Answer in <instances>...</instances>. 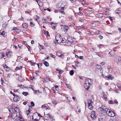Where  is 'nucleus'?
<instances>
[{"label":"nucleus","mask_w":121,"mask_h":121,"mask_svg":"<svg viewBox=\"0 0 121 121\" xmlns=\"http://www.w3.org/2000/svg\"><path fill=\"white\" fill-rule=\"evenodd\" d=\"M92 82L90 79H86L84 86L86 89L88 90L90 87L91 86Z\"/></svg>","instance_id":"obj_1"},{"label":"nucleus","mask_w":121,"mask_h":121,"mask_svg":"<svg viewBox=\"0 0 121 121\" xmlns=\"http://www.w3.org/2000/svg\"><path fill=\"white\" fill-rule=\"evenodd\" d=\"M55 38L56 41L58 43H61V40L62 38L60 34H57Z\"/></svg>","instance_id":"obj_2"},{"label":"nucleus","mask_w":121,"mask_h":121,"mask_svg":"<svg viewBox=\"0 0 121 121\" xmlns=\"http://www.w3.org/2000/svg\"><path fill=\"white\" fill-rule=\"evenodd\" d=\"M106 112L107 114L110 117H113L115 115V113L109 109H108Z\"/></svg>","instance_id":"obj_3"},{"label":"nucleus","mask_w":121,"mask_h":121,"mask_svg":"<svg viewBox=\"0 0 121 121\" xmlns=\"http://www.w3.org/2000/svg\"><path fill=\"white\" fill-rule=\"evenodd\" d=\"M108 109L106 107L103 105H101V107H99V110L101 112H106Z\"/></svg>","instance_id":"obj_4"},{"label":"nucleus","mask_w":121,"mask_h":121,"mask_svg":"<svg viewBox=\"0 0 121 121\" xmlns=\"http://www.w3.org/2000/svg\"><path fill=\"white\" fill-rule=\"evenodd\" d=\"M87 102L89 109L91 110H92L93 104L92 100L91 99H89L88 100Z\"/></svg>","instance_id":"obj_5"},{"label":"nucleus","mask_w":121,"mask_h":121,"mask_svg":"<svg viewBox=\"0 0 121 121\" xmlns=\"http://www.w3.org/2000/svg\"><path fill=\"white\" fill-rule=\"evenodd\" d=\"M19 115L18 117L14 118L15 119L14 121H25L22 119V116L20 115L19 113Z\"/></svg>","instance_id":"obj_6"},{"label":"nucleus","mask_w":121,"mask_h":121,"mask_svg":"<svg viewBox=\"0 0 121 121\" xmlns=\"http://www.w3.org/2000/svg\"><path fill=\"white\" fill-rule=\"evenodd\" d=\"M91 117L92 120H94L96 117V116L95 114V111H93L91 112Z\"/></svg>","instance_id":"obj_7"},{"label":"nucleus","mask_w":121,"mask_h":121,"mask_svg":"<svg viewBox=\"0 0 121 121\" xmlns=\"http://www.w3.org/2000/svg\"><path fill=\"white\" fill-rule=\"evenodd\" d=\"M73 42L72 38L71 37H69L67 40V42L68 44H70L72 43Z\"/></svg>","instance_id":"obj_8"},{"label":"nucleus","mask_w":121,"mask_h":121,"mask_svg":"<svg viewBox=\"0 0 121 121\" xmlns=\"http://www.w3.org/2000/svg\"><path fill=\"white\" fill-rule=\"evenodd\" d=\"M12 52L9 49H7L6 51V55L8 57H10L12 55Z\"/></svg>","instance_id":"obj_9"},{"label":"nucleus","mask_w":121,"mask_h":121,"mask_svg":"<svg viewBox=\"0 0 121 121\" xmlns=\"http://www.w3.org/2000/svg\"><path fill=\"white\" fill-rule=\"evenodd\" d=\"M107 115L105 113H101L100 115L101 119L102 120H105L106 119Z\"/></svg>","instance_id":"obj_10"},{"label":"nucleus","mask_w":121,"mask_h":121,"mask_svg":"<svg viewBox=\"0 0 121 121\" xmlns=\"http://www.w3.org/2000/svg\"><path fill=\"white\" fill-rule=\"evenodd\" d=\"M14 96L13 100L15 102H16L19 101L20 98L19 96L15 95Z\"/></svg>","instance_id":"obj_11"},{"label":"nucleus","mask_w":121,"mask_h":121,"mask_svg":"<svg viewBox=\"0 0 121 121\" xmlns=\"http://www.w3.org/2000/svg\"><path fill=\"white\" fill-rule=\"evenodd\" d=\"M114 61L117 62H120L121 61V58L119 56L116 57L114 59Z\"/></svg>","instance_id":"obj_12"},{"label":"nucleus","mask_w":121,"mask_h":121,"mask_svg":"<svg viewBox=\"0 0 121 121\" xmlns=\"http://www.w3.org/2000/svg\"><path fill=\"white\" fill-rule=\"evenodd\" d=\"M50 24L51 25V27L53 29H55L56 26V23H54L53 22L50 23Z\"/></svg>","instance_id":"obj_13"},{"label":"nucleus","mask_w":121,"mask_h":121,"mask_svg":"<svg viewBox=\"0 0 121 121\" xmlns=\"http://www.w3.org/2000/svg\"><path fill=\"white\" fill-rule=\"evenodd\" d=\"M12 117L13 119L16 117H18L19 116L17 115V113H12Z\"/></svg>","instance_id":"obj_14"},{"label":"nucleus","mask_w":121,"mask_h":121,"mask_svg":"<svg viewBox=\"0 0 121 121\" xmlns=\"http://www.w3.org/2000/svg\"><path fill=\"white\" fill-rule=\"evenodd\" d=\"M62 27L63 28V30H64V32H67L69 29L68 26H63V25H62L61 26V28H62Z\"/></svg>","instance_id":"obj_15"},{"label":"nucleus","mask_w":121,"mask_h":121,"mask_svg":"<svg viewBox=\"0 0 121 121\" xmlns=\"http://www.w3.org/2000/svg\"><path fill=\"white\" fill-rule=\"evenodd\" d=\"M45 117L46 119H47L49 118L51 119L52 118V117L51 115V114L48 113L45 115Z\"/></svg>","instance_id":"obj_16"},{"label":"nucleus","mask_w":121,"mask_h":121,"mask_svg":"<svg viewBox=\"0 0 121 121\" xmlns=\"http://www.w3.org/2000/svg\"><path fill=\"white\" fill-rule=\"evenodd\" d=\"M105 78L107 80H109L110 79L112 80L113 78L111 75H108V76H106Z\"/></svg>","instance_id":"obj_17"},{"label":"nucleus","mask_w":121,"mask_h":121,"mask_svg":"<svg viewBox=\"0 0 121 121\" xmlns=\"http://www.w3.org/2000/svg\"><path fill=\"white\" fill-rule=\"evenodd\" d=\"M30 108H32L30 107V108H29L28 110L26 111V113L27 114V115L28 116V117H30V110H30Z\"/></svg>","instance_id":"obj_18"},{"label":"nucleus","mask_w":121,"mask_h":121,"mask_svg":"<svg viewBox=\"0 0 121 121\" xmlns=\"http://www.w3.org/2000/svg\"><path fill=\"white\" fill-rule=\"evenodd\" d=\"M36 1L37 3L39 6L41 7L43 5V3L39 1V0Z\"/></svg>","instance_id":"obj_19"},{"label":"nucleus","mask_w":121,"mask_h":121,"mask_svg":"<svg viewBox=\"0 0 121 121\" xmlns=\"http://www.w3.org/2000/svg\"><path fill=\"white\" fill-rule=\"evenodd\" d=\"M48 19V18L47 17H45V18H43L42 19V21L43 22V23H46L47 22V20Z\"/></svg>","instance_id":"obj_20"},{"label":"nucleus","mask_w":121,"mask_h":121,"mask_svg":"<svg viewBox=\"0 0 121 121\" xmlns=\"http://www.w3.org/2000/svg\"><path fill=\"white\" fill-rule=\"evenodd\" d=\"M30 26L31 27H33L35 25V23L32 21H30Z\"/></svg>","instance_id":"obj_21"},{"label":"nucleus","mask_w":121,"mask_h":121,"mask_svg":"<svg viewBox=\"0 0 121 121\" xmlns=\"http://www.w3.org/2000/svg\"><path fill=\"white\" fill-rule=\"evenodd\" d=\"M56 55L59 57H61L63 55L62 54V53L59 52H57L56 53Z\"/></svg>","instance_id":"obj_22"},{"label":"nucleus","mask_w":121,"mask_h":121,"mask_svg":"<svg viewBox=\"0 0 121 121\" xmlns=\"http://www.w3.org/2000/svg\"><path fill=\"white\" fill-rule=\"evenodd\" d=\"M4 56V53L3 52L0 53V58H2Z\"/></svg>","instance_id":"obj_23"},{"label":"nucleus","mask_w":121,"mask_h":121,"mask_svg":"<svg viewBox=\"0 0 121 121\" xmlns=\"http://www.w3.org/2000/svg\"><path fill=\"white\" fill-rule=\"evenodd\" d=\"M22 26L24 28H26L28 27L27 24L25 23H23L22 24Z\"/></svg>","instance_id":"obj_24"},{"label":"nucleus","mask_w":121,"mask_h":121,"mask_svg":"<svg viewBox=\"0 0 121 121\" xmlns=\"http://www.w3.org/2000/svg\"><path fill=\"white\" fill-rule=\"evenodd\" d=\"M104 14L101 13H98L97 14V15L99 17H101L103 16Z\"/></svg>","instance_id":"obj_25"},{"label":"nucleus","mask_w":121,"mask_h":121,"mask_svg":"<svg viewBox=\"0 0 121 121\" xmlns=\"http://www.w3.org/2000/svg\"><path fill=\"white\" fill-rule=\"evenodd\" d=\"M7 24L6 23H4L2 25L3 28L5 29L7 26Z\"/></svg>","instance_id":"obj_26"},{"label":"nucleus","mask_w":121,"mask_h":121,"mask_svg":"<svg viewBox=\"0 0 121 121\" xmlns=\"http://www.w3.org/2000/svg\"><path fill=\"white\" fill-rule=\"evenodd\" d=\"M44 64L46 67H48L49 66V64L47 61H45L44 62Z\"/></svg>","instance_id":"obj_27"},{"label":"nucleus","mask_w":121,"mask_h":121,"mask_svg":"<svg viewBox=\"0 0 121 121\" xmlns=\"http://www.w3.org/2000/svg\"><path fill=\"white\" fill-rule=\"evenodd\" d=\"M50 79L47 78H44L43 79V81L44 82H48V81H50Z\"/></svg>","instance_id":"obj_28"},{"label":"nucleus","mask_w":121,"mask_h":121,"mask_svg":"<svg viewBox=\"0 0 121 121\" xmlns=\"http://www.w3.org/2000/svg\"><path fill=\"white\" fill-rule=\"evenodd\" d=\"M77 27L78 29H82L83 28L85 29L86 28L85 27L83 26H78Z\"/></svg>","instance_id":"obj_29"},{"label":"nucleus","mask_w":121,"mask_h":121,"mask_svg":"<svg viewBox=\"0 0 121 121\" xmlns=\"http://www.w3.org/2000/svg\"><path fill=\"white\" fill-rule=\"evenodd\" d=\"M70 75L71 76L73 75L74 74V71L73 70H71L69 72Z\"/></svg>","instance_id":"obj_30"},{"label":"nucleus","mask_w":121,"mask_h":121,"mask_svg":"<svg viewBox=\"0 0 121 121\" xmlns=\"http://www.w3.org/2000/svg\"><path fill=\"white\" fill-rule=\"evenodd\" d=\"M5 32L4 31H2V32L0 31V35H5Z\"/></svg>","instance_id":"obj_31"},{"label":"nucleus","mask_w":121,"mask_h":121,"mask_svg":"<svg viewBox=\"0 0 121 121\" xmlns=\"http://www.w3.org/2000/svg\"><path fill=\"white\" fill-rule=\"evenodd\" d=\"M52 103L55 105H56L57 104V102L55 99H53L52 100Z\"/></svg>","instance_id":"obj_32"},{"label":"nucleus","mask_w":121,"mask_h":121,"mask_svg":"<svg viewBox=\"0 0 121 121\" xmlns=\"http://www.w3.org/2000/svg\"><path fill=\"white\" fill-rule=\"evenodd\" d=\"M39 48L40 50H41L43 49V47L42 45H39Z\"/></svg>","instance_id":"obj_33"},{"label":"nucleus","mask_w":121,"mask_h":121,"mask_svg":"<svg viewBox=\"0 0 121 121\" xmlns=\"http://www.w3.org/2000/svg\"><path fill=\"white\" fill-rule=\"evenodd\" d=\"M97 55L99 56H100L101 57H102L103 56V55L102 53H99L97 54Z\"/></svg>","instance_id":"obj_34"},{"label":"nucleus","mask_w":121,"mask_h":121,"mask_svg":"<svg viewBox=\"0 0 121 121\" xmlns=\"http://www.w3.org/2000/svg\"><path fill=\"white\" fill-rule=\"evenodd\" d=\"M22 94L25 96H26L28 95V93L27 92H22Z\"/></svg>","instance_id":"obj_35"},{"label":"nucleus","mask_w":121,"mask_h":121,"mask_svg":"<svg viewBox=\"0 0 121 121\" xmlns=\"http://www.w3.org/2000/svg\"><path fill=\"white\" fill-rule=\"evenodd\" d=\"M96 67L97 69H99L101 68V66L100 65H97Z\"/></svg>","instance_id":"obj_36"},{"label":"nucleus","mask_w":121,"mask_h":121,"mask_svg":"<svg viewBox=\"0 0 121 121\" xmlns=\"http://www.w3.org/2000/svg\"><path fill=\"white\" fill-rule=\"evenodd\" d=\"M108 103L110 104H112L114 103V102L112 100H110L108 101Z\"/></svg>","instance_id":"obj_37"},{"label":"nucleus","mask_w":121,"mask_h":121,"mask_svg":"<svg viewBox=\"0 0 121 121\" xmlns=\"http://www.w3.org/2000/svg\"><path fill=\"white\" fill-rule=\"evenodd\" d=\"M31 10H27L25 12V13H26L29 14V13H31Z\"/></svg>","instance_id":"obj_38"},{"label":"nucleus","mask_w":121,"mask_h":121,"mask_svg":"<svg viewBox=\"0 0 121 121\" xmlns=\"http://www.w3.org/2000/svg\"><path fill=\"white\" fill-rule=\"evenodd\" d=\"M14 110L16 112H18L19 111V109L18 108H15Z\"/></svg>","instance_id":"obj_39"},{"label":"nucleus","mask_w":121,"mask_h":121,"mask_svg":"<svg viewBox=\"0 0 121 121\" xmlns=\"http://www.w3.org/2000/svg\"><path fill=\"white\" fill-rule=\"evenodd\" d=\"M31 117H32V120H34V121H38V120L36 118L34 119L33 118V116H31Z\"/></svg>","instance_id":"obj_40"},{"label":"nucleus","mask_w":121,"mask_h":121,"mask_svg":"<svg viewBox=\"0 0 121 121\" xmlns=\"http://www.w3.org/2000/svg\"><path fill=\"white\" fill-rule=\"evenodd\" d=\"M61 43H64L65 42V40L64 39H62L61 40Z\"/></svg>","instance_id":"obj_41"},{"label":"nucleus","mask_w":121,"mask_h":121,"mask_svg":"<svg viewBox=\"0 0 121 121\" xmlns=\"http://www.w3.org/2000/svg\"><path fill=\"white\" fill-rule=\"evenodd\" d=\"M97 47L100 48H101L103 47V45L101 44H99L98 45Z\"/></svg>","instance_id":"obj_42"},{"label":"nucleus","mask_w":121,"mask_h":121,"mask_svg":"<svg viewBox=\"0 0 121 121\" xmlns=\"http://www.w3.org/2000/svg\"><path fill=\"white\" fill-rule=\"evenodd\" d=\"M20 29L17 28L16 30V31L17 33H18L19 32H20Z\"/></svg>","instance_id":"obj_43"},{"label":"nucleus","mask_w":121,"mask_h":121,"mask_svg":"<svg viewBox=\"0 0 121 121\" xmlns=\"http://www.w3.org/2000/svg\"><path fill=\"white\" fill-rule=\"evenodd\" d=\"M31 106L32 107H34L35 106L34 103L33 101H31Z\"/></svg>","instance_id":"obj_44"},{"label":"nucleus","mask_w":121,"mask_h":121,"mask_svg":"<svg viewBox=\"0 0 121 121\" xmlns=\"http://www.w3.org/2000/svg\"><path fill=\"white\" fill-rule=\"evenodd\" d=\"M46 106L45 104H43L41 106V108L42 109L44 108H45Z\"/></svg>","instance_id":"obj_45"},{"label":"nucleus","mask_w":121,"mask_h":121,"mask_svg":"<svg viewBox=\"0 0 121 121\" xmlns=\"http://www.w3.org/2000/svg\"><path fill=\"white\" fill-rule=\"evenodd\" d=\"M66 85L67 86V87L69 89L70 88V85L69 84H66Z\"/></svg>","instance_id":"obj_46"},{"label":"nucleus","mask_w":121,"mask_h":121,"mask_svg":"<svg viewBox=\"0 0 121 121\" xmlns=\"http://www.w3.org/2000/svg\"><path fill=\"white\" fill-rule=\"evenodd\" d=\"M114 103H115L116 104H118V102L117 99L115 100L114 101Z\"/></svg>","instance_id":"obj_47"},{"label":"nucleus","mask_w":121,"mask_h":121,"mask_svg":"<svg viewBox=\"0 0 121 121\" xmlns=\"http://www.w3.org/2000/svg\"><path fill=\"white\" fill-rule=\"evenodd\" d=\"M88 14H89V13H85L84 15H85V16H88L89 15Z\"/></svg>","instance_id":"obj_48"},{"label":"nucleus","mask_w":121,"mask_h":121,"mask_svg":"<svg viewBox=\"0 0 121 121\" xmlns=\"http://www.w3.org/2000/svg\"><path fill=\"white\" fill-rule=\"evenodd\" d=\"M99 37L100 39H102L103 38V37L101 35L99 36Z\"/></svg>","instance_id":"obj_49"},{"label":"nucleus","mask_w":121,"mask_h":121,"mask_svg":"<svg viewBox=\"0 0 121 121\" xmlns=\"http://www.w3.org/2000/svg\"><path fill=\"white\" fill-rule=\"evenodd\" d=\"M86 3V1L85 0H83L82 2V4H85V3Z\"/></svg>","instance_id":"obj_50"},{"label":"nucleus","mask_w":121,"mask_h":121,"mask_svg":"<svg viewBox=\"0 0 121 121\" xmlns=\"http://www.w3.org/2000/svg\"><path fill=\"white\" fill-rule=\"evenodd\" d=\"M48 31H47L46 32H45V34L47 35V36H49V35L48 34Z\"/></svg>","instance_id":"obj_51"},{"label":"nucleus","mask_w":121,"mask_h":121,"mask_svg":"<svg viewBox=\"0 0 121 121\" xmlns=\"http://www.w3.org/2000/svg\"><path fill=\"white\" fill-rule=\"evenodd\" d=\"M115 12L116 13L118 14L120 13V12H119L117 11V10H116L115 11Z\"/></svg>","instance_id":"obj_52"},{"label":"nucleus","mask_w":121,"mask_h":121,"mask_svg":"<svg viewBox=\"0 0 121 121\" xmlns=\"http://www.w3.org/2000/svg\"><path fill=\"white\" fill-rule=\"evenodd\" d=\"M1 83L2 84H3V83H4V82L3 81V80L2 78H1Z\"/></svg>","instance_id":"obj_53"},{"label":"nucleus","mask_w":121,"mask_h":121,"mask_svg":"<svg viewBox=\"0 0 121 121\" xmlns=\"http://www.w3.org/2000/svg\"><path fill=\"white\" fill-rule=\"evenodd\" d=\"M79 63V62L78 61H77L75 63V65L77 66V65Z\"/></svg>","instance_id":"obj_54"},{"label":"nucleus","mask_w":121,"mask_h":121,"mask_svg":"<svg viewBox=\"0 0 121 121\" xmlns=\"http://www.w3.org/2000/svg\"><path fill=\"white\" fill-rule=\"evenodd\" d=\"M39 92V91H35V94H36L37 93H38Z\"/></svg>","instance_id":"obj_55"},{"label":"nucleus","mask_w":121,"mask_h":121,"mask_svg":"<svg viewBox=\"0 0 121 121\" xmlns=\"http://www.w3.org/2000/svg\"><path fill=\"white\" fill-rule=\"evenodd\" d=\"M108 18H109L110 19L111 21L113 19H112V17H111L110 16H109Z\"/></svg>","instance_id":"obj_56"},{"label":"nucleus","mask_w":121,"mask_h":121,"mask_svg":"<svg viewBox=\"0 0 121 121\" xmlns=\"http://www.w3.org/2000/svg\"><path fill=\"white\" fill-rule=\"evenodd\" d=\"M78 14L80 15H83V13H82L80 12L78 13Z\"/></svg>","instance_id":"obj_57"},{"label":"nucleus","mask_w":121,"mask_h":121,"mask_svg":"<svg viewBox=\"0 0 121 121\" xmlns=\"http://www.w3.org/2000/svg\"><path fill=\"white\" fill-rule=\"evenodd\" d=\"M10 93L11 94H12L13 95V96H14L16 94H14L12 92V91H10Z\"/></svg>","instance_id":"obj_58"},{"label":"nucleus","mask_w":121,"mask_h":121,"mask_svg":"<svg viewBox=\"0 0 121 121\" xmlns=\"http://www.w3.org/2000/svg\"><path fill=\"white\" fill-rule=\"evenodd\" d=\"M21 68L20 67V68H19V67H16V68L15 69H17V70Z\"/></svg>","instance_id":"obj_59"},{"label":"nucleus","mask_w":121,"mask_h":121,"mask_svg":"<svg viewBox=\"0 0 121 121\" xmlns=\"http://www.w3.org/2000/svg\"><path fill=\"white\" fill-rule=\"evenodd\" d=\"M26 30L23 29L22 30V31L23 32L25 33L26 32Z\"/></svg>","instance_id":"obj_60"},{"label":"nucleus","mask_w":121,"mask_h":121,"mask_svg":"<svg viewBox=\"0 0 121 121\" xmlns=\"http://www.w3.org/2000/svg\"><path fill=\"white\" fill-rule=\"evenodd\" d=\"M21 78V77L20 76H19V77L18 78V80H19V81H21L22 80L21 78V79L20 78Z\"/></svg>","instance_id":"obj_61"},{"label":"nucleus","mask_w":121,"mask_h":121,"mask_svg":"<svg viewBox=\"0 0 121 121\" xmlns=\"http://www.w3.org/2000/svg\"><path fill=\"white\" fill-rule=\"evenodd\" d=\"M55 88L56 89V90H57V88H58V86L57 85L55 86Z\"/></svg>","instance_id":"obj_62"},{"label":"nucleus","mask_w":121,"mask_h":121,"mask_svg":"<svg viewBox=\"0 0 121 121\" xmlns=\"http://www.w3.org/2000/svg\"><path fill=\"white\" fill-rule=\"evenodd\" d=\"M79 58L81 59H83V56H80L79 57Z\"/></svg>","instance_id":"obj_63"},{"label":"nucleus","mask_w":121,"mask_h":121,"mask_svg":"<svg viewBox=\"0 0 121 121\" xmlns=\"http://www.w3.org/2000/svg\"><path fill=\"white\" fill-rule=\"evenodd\" d=\"M98 121H103V120L101 118L98 119Z\"/></svg>","instance_id":"obj_64"}]
</instances>
